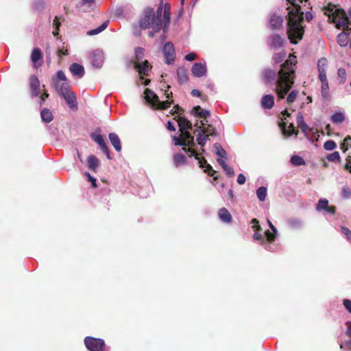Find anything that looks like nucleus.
<instances>
[{
    "mask_svg": "<svg viewBox=\"0 0 351 351\" xmlns=\"http://www.w3.org/2000/svg\"><path fill=\"white\" fill-rule=\"evenodd\" d=\"M162 10V3L156 12L152 8H146L143 11V16L139 21L141 28L145 29L152 27L155 32H158L163 29L165 32L170 22V5L167 3L165 5L163 14Z\"/></svg>",
    "mask_w": 351,
    "mask_h": 351,
    "instance_id": "f257e3e1",
    "label": "nucleus"
},
{
    "mask_svg": "<svg viewBox=\"0 0 351 351\" xmlns=\"http://www.w3.org/2000/svg\"><path fill=\"white\" fill-rule=\"evenodd\" d=\"M308 0H287L289 4L293 6L289 10L287 14V33L290 42L297 44L303 38L304 29V12L301 11L300 3L302 1L307 2Z\"/></svg>",
    "mask_w": 351,
    "mask_h": 351,
    "instance_id": "f03ea898",
    "label": "nucleus"
},
{
    "mask_svg": "<svg viewBox=\"0 0 351 351\" xmlns=\"http://www.w3.org/2000/svg\"><path fill=\"white\" fill-rule=\"evenodd\" d=\"M295 58V56L290 55L289 58L281 64L278 72L275 92L278 100L285 97L294 84L296 64Z\"/></svg>",
    "mask_w": 351,
    "mask_h": 351,
    "instance_id": "7ed1b4c3",
    "label": "nucleus"
},
{
    "mask_svg": "<svg viewBox=\"0 0 351 351\" xmlns=\"http://www.w3.org/2000/svg\"><path fill=\"white\" fill-rule=\"evenodd\" d=\"M332 12V20L336 23V27L338 29L343 28V30H347L348 32L351 33V21L348 17L346 12L343 9H335L333 12V8L328 10Z\"/></svg>",
    "mask_w": 351,
    "mask_h": 351,
    "instance_id": "20e7f679",
    "label": "nucleus"
},
{
    "mask_svg": "<svg viewBox=\"0 0 351 351\" xmlns=\"http://www.w3.org/2000/svg\"><path fill=\"white\" fill-rule=\"evenodd\" d=\"M173 141L177 146L195 147L194 137L189 131L180 133L178 136H173Z\"/></svg>",
    "mask_w": 351,
    "mask_h": 351,
    "instance_id": "39448f33",
    "label": "nucleus"
},
{
    "mask_svg": "<svg viewBox=\"0 0 351 351\" xmlns=\"http://www.w3.org/2000/svg\"><path fill=\"white\" fill-rule=\"evenodd\" d=\"M84 344L89 351H104L106 346L103 339L92 337H85Z\"/></svg>",
    "mask_w": 351,
    "mask_h": 351,
    "instance_id": "423d86ee",
    "label": "nucleus"
},
{
    "mask_svg": "<svg viewBox=\"0 0 351 351\" xmlns=\"http://www.w3.org/2000/svg\"><path fill=\"white\" fill-rule=\"evenodd\" d=\"M286 43V39L283 35L271 34L267 38V45L271 49L278 50L283 47Z\"/></svg>",
    "mask_w": 351,
    "mask_h": 351,
    "instance_id": "0eeeda50",
    "label": "nucleus"
},
{
    "mask_svg": "<svg viewBox=\"0 0 351 351\" xmlns=\"http://www.w3.org/2000/svg\"><path fill=\"white\" fill-rule=\"evenodd\" d=\"M90 137L96 143L98 144L100 149L106 155L107 158L108 159H111L109 149L106 145L103 136L99 134L93 132L90 134Z\"/></svg>",
    "mask_w": 351,
    "mask_h": 351,
    "instance_id": "6e6552de",
    "label": "nucleus"
},
{
    "mask_svg": "<svg viewBox=\"0 0 351 351\" xmlns=\"http://www.w3.org/2000/svg\"><path fill=\"white\" fill-rule=\"evenodd\" d=\"M163 53L165 58V62L168 64H172L175 60V49L173 45L171 42L165 44L163 47Z\"/></svg>",
    "mask_w": 351,
    "mask_h": 351,
    "instance_id": "1a4fd4ad",
    "label": "nucleus"
},
{
    "mask_svg": "<svg viewBox=\"0 0 351 351\" xmlns=\"http://www.w3.org/2000/svg\"><path fill=\"white\" fill-rule=\"evenodd\" d=\"M29 87L31 95L33 97H36L39 95L40 91V84L38 77L32 75L29 77Z\"/></svg>",
    "mask_w": 351,
    "mask_h": 351,
    "instance_id": "9d476101",
    "label": "nucleus"
},
{
    "mask_svg": "<svg viewBox=\"0 0 351 351\" xmlns=\"http://www.w3.org/2000/svg\"><path fill=\"white\" fill-rule=\"evenodd\" d=\"M192 74L197 77L204 76L206 73V66L205 63H195L191 68Z\"/></svg>",
    "mask_w": 351,
    "mask_h": 351,
    "instance_id": "9b49d317",
    "label": "nucleus"
},
{
    "mask_svg": "<svg viewBox=\"0 0 351 351\" xmlns=\"http://www.w3.org/2000/svg\"><path fill=\"white\" fill-rule=\"evenodd\" d=\"M317 210H326L327 213L330 214H335L336 211V208L334 206H329L328 201L326 199H321L319 200L318 204L316 207Z\"/></svg>",
    "mask_w": 351,
    "mask_h": 351,
    "instance_id": "f8f14e48",
    "label": "nucleus"
},
{
    "mask_svg": "<svg viewBox=\"0 0 351 351\" xmlns=\"http://www.w3.org/2000/svg\"><path fill=\"white\" fill-rule=\"evenodd\" d=\"M180 133L187 132L192 129V123L185 117L179 116L177 119Z\"/></svg>",
    "mask_w": 351,
    "mask_h": 351,
    "instance_id": "ddd939ff",
    "label": "nucleus"
},
{
    "mask_svg": "<svg viewBox=\"0 0 351 351\" xmlns=\"http://www.w3.org/2000/svg\"><path fill=\"white\" fill-rule=\"evenodd\" d=\"M279 126L281 128L282 133L287 136H291L293 134L298 136V130H295L293 123H290L289 125V129L287 130V123L284 121H282L279 123Z\"/></svg>",
    "mask_w": 351,
    "mask_h": 351,
    "instance_id": "4468645a",
    "label": "nucleus"
},
{
    "mask_svg": "<svg viewBox=\"0 0 351 351\" xmlns=\"http://www.w3.org/2000/svg\"><path fill=\"white\" fill-rule=\"evenodd\" d=\"M71 73L79 78L82 77L84 75L85 71L83 66L77 63H73L69 66Z\"/></svg>",
    "mask_w": 351,
    "mask_h": 351,
    "instance_id": "2eb2a0df",
    "label": "nucleus"
},
{
    "mask_svg": "<svg viewBox=\"0 0 351 351\" xmlns=\"http://www.w3.org/2000/svg\"><path fill=\"white\" fill-rule=\"evenodd\" d=\"M262 76L263 80L266 84H271L274 82L276 77V73L274 70L271 69H267L263 71Z\"/></svg>",
    "mask_w": 351,
    "mask_h": 351,
    "instance_id": "dca6fc26",
    "label": "nucleus"
},
{
    "mask_svg": "<svg viewBox=\"0 0 351 351\" xmlns=\"http://www.w3.org/2000/svg\"><path fill=\"white\" fill-rule=\"evenodd\" d=\"M62 97L65 99L66 104L71 109H73L74 110H77V97L74 92H71Z\"/></svg>",
    "mask_w": 351,
    "mask_h": 351,
    "instance_id": "f3484780",
    "label": "nucleus"
},
{
    "mask_svg": "<svg viewBox=\"0 0 351 351\" xmlns=\"http://www.w3.org/2000/svg\"><path fill=\"white\" fill-rule=\"evenodd\" d=\"M134 68L138 71L140 75H147L151 69V66L147 60H145L143 64L138 62H135Z\"/></svg>",
    "mask_w": 351,
    "mask_h": 351,
    "instance_id": "a211bd4d",
    "label": "nucleus"
},
{
    "mask_svg": "<svg viewBox=\"0 0 351 351\" xmlns=\"http://www.w3.org/2000/svg\"><path fill=\"white\" fill-rule=\"evenodd\" d=\"M283 19L280 16L273 14L269 20V25L272 29H279L282 27Z\"/></svg>",
    "mask_w": 351,
    "mask_h": 351,
    "instance_id": "6ab92c4d",
    "label": "nucleus"
},
{
    "mask_svg": "<svg viewBox=\"0 0 351 351\" xmlns=\"http://www.w3.org/2000/svg\"><path fill=\"white\" fill-rule=\"evenodd\" d=\"M200 124L201 125H198V123H196L195 125L197 126L199 129H201V133L207 136L208 137L210 136L217 135L216 130L212 125H208L207 128H203L202 126L205 125L204 122L201 121Z\"/></svg>",
    "mask_w": 351,
    "mask_h": 351,
    "instance_id": "aec40b11",
    "label": "nucleus"
},
{
    "mask_svg": "<svg viewBox=\"0 0 351 351\" xmlns=\"http://www.w3.org/2000/svg\"><path fill=\"white\" fill-rule=\"evenodd\" d=\"M146 101L152 105V108L156 106V102L158 101V97L152 90L149 88H146L144 92Z\"/></svg>",
    "mask_w": 351,
    "mask_h": 351,
    "instance_id": "412c9836",
    "label": "nucleus"
},
{
    "mask_svg": "<svg viewBox=\"0 0 351 351\" xmlns=\"http://www.w3.org/2000/svg\"><path fill=\"white\" fill-rule=\"evenodd\" d=\"M261 106L265 109H271L274 106V97L268 94L264 95L261 99Z\"/></svg>",
    "mask_w": 351,
    "mask_h": 351,
    "instance_id": "4be33fe9",
    "label": "nucleus"
},
{
    "mask_svg": "<svg viewBox=\"0 0 351 351\" xmlns=\"http://www.w3.org/2000/svg\"><path fill=\"white\" fill-rule=\"evenodd\" d=\"M110 143L115 150L119 152L121 150V143L119 137L115 133H110L108 135Z\"/></svg>",
    "mask_w": 351,
    "mask_h": 351,
    "instance_id": "5701e85b",
    "label": "nucleus"
},
{
    "mask_svg": "<svg viewBox=\"0 0 351 351\" xmlns=\"http://www.w3.org/2000/svg\"><path fill=\"white\" fill-rule=\"evenodd\" d=\"M177 78L180 84H183L188 82L189 77L187 71L184 67H179L177 69Z\"/></svg>",
    "mask_w": 351,
    "mask_h": 351,
    "instance_id": "b1692460",
    "label": "nucleus"
},
{
    "mask_svg": "<svg viewBox=\"0 0 351 351\" xmlns=\"http://www.w3.org/2000/svg\"><path fill=\"white\" fill-rule=\"evenodd\" d=\"M218 215L221 221L223 222L230 223L232 221V215L225 208L219 210Z\"/></svg>",
    "mask_w": 351,
    "mask_h": 351,
    "instance_id": "393cba45",
    "label": "nucleus"
},
{
    "mask_svg": "<svg viewBox=\"0 0 351 351\" xmlns=\"http://www.w3.org/2000/svg\"><path fill=\"white\" fill-rule=\"evenodd\" d=\"M350 32L347 30H343V32L340 33L337 36V43L341 47L347 46L349 41Z\"/></svg>",
    "mask_w": 351,
    "mask_h": 351,
    "instance_id": "a878e982",
    "label": "nucleus"
},
{
    "mask_svg": "<svg viewBox=\"0 0 351 351\" xmlns=\"http://www.w3.org/2000/svg\"><path fill=\"white\" fill-rule=\"evenodd\" d=\"M192 112L195 116L199 118L206 119L210 114L208 110L202 108L199 106H196L193 107Z\"/></svg>",
    "mask_w": 351,
    "mask_h": 351,
    "instance_id": "bb28decb",
    "label": "nucleus"
},
{
    "mask_svg": "<svg viewBox=\"0 0 351 351\" xmlns=\"http://www.w3.org/2000/svg\"><path fill=\"white\" fill-rule=\"evenodd\" d=\"M52 80L56 89H58L59 87L60 80L63 81V82H67V78L62 70L57 71L56 77H53Z\"/></svg>",
    "mask_w": 351,
    "mask_h": 351,
    "instance_id": "cd10ccee",
    "label": "nucleus"
},
{
    "mask_svg": "<svg viewBox=\"0 0 351 351\" xmlns=\"http://www.w3.org/2000/svg\"><path fill=\"white\" fill-rule=\"evenodd\" d=\"M296 122L298 124V127L301 129L302 132L305 134V136H307L306 130H308V127L306 124L304 120V117L301 112H298L296 117Z\"/></svg>",
    "mask_w": 351,
    "mask_h": 351,
    "instance_id": "c85d7f7f",
    "label": "nucleus"
},
{
    "mask_svg": "<svg viewBox=\"0 0 351 351\" xmlns=\"http://www.w3.org/2000/svg\"><path fill=\"white\" fill-rule=\"evenodd\" d=\"M99 165V160L95 156L90 155L88 157L87 165H88V167L90 170L95 171L96 169L98 167Z\"/></svg>",
    "mask_w": 351,
    "mask_h": 351,
    "instance_id": "c756f323",
    "label": "nucleus"
},
{
    "mask_svg": "<svg viewBox=\"0 0 351 351\" xmlns=\"http://www.w3.org/2000/svg\"><path fill=\"white\" fill-rule=\"evenodd\" d=\"M40 116L42 120L47 123H50L53 119V114L48 108H44L40 112Z\"/></svg>",
    "mask_w": 351,
    "mask_h": 351,
    "instance_id": "7c9ffc66",
    "label": "nucleus"
},
{
    "mask_svg": "<svg viewBox=\"0 0 351 351\" xmlns=\"http://www.w3.org/2000/svg\"><path fill=\"white\" fill-rule=\"evenodd\" d=\"M57 90L59 91L62 97L73 92L68 82H63L61 85L59 84V87Z\"/></svg>",
    "mask_w": 351,
    "mask_h": 351,
    "instance_id": "2f4dec72",
    "label": "nucleus"
},
{
    "mask_svg": "<svg viewBox=\"0 0 351 351\" xmlns=\"http://www.w3.org/2000/svg\"><path fill=\"white\" fill-rule=\"evenodd\" d=\"M57 90L59 91L62 97L73 92L68 82H63L61 85L59 84V87Z\"/></svg>",
    "mask_w": 351,
    "mask_h": 351,
    "instance_id": "473e14b6",
    "label": "nucleus"
},
{
    "mask_svg": "<svg viewBox=\"0 0 351 351\" xmlns=\"http://www.w3.org/2000/svg\"><path fill=\"white\" fill-rule=\"evenodd\" d=\"M109 24V21L107 20L104 21L99 27H98L96 29H91L87 32V34L88 36H94L99 34L100 32H103L104 29H106Z\"/></svg>",
    "mask_w": 351,
    "mask_h": 351,
    "instance_id": "72a5a7b5",
    "label": "nucleus"
},
{
    "mask_svg": "<svg viewBox=\"0 0 351 351\" xmlns=\"http://www.w3.org/2000/svg\"><path fill=\"white\" fill-rule=\"evenodd\" d=\"M173 162L176 167H179L186 162V158L182 154H176L173 156Z\"/></svg>",
    "mask_w": 351,
    "mask_h": 351,
    "instance_id": "f704fd0d",
    "label": "nucleus"
},
{
    "mask_svg": "<svg viewBox=\"0 0 351 351\" xmlns=\"http://www.w3.org/2000/svg\"><path fill=\"white\" fill-rule=\"evenodd\" d=\"M173 103V100L171 101H160L158 99V101L156 102V106L153 107L154 109L156 110H166L168 108L170 107L171 104Z\"/></svg>",
    "mask_w": 351,
    "mask_h": 351,
    "instance_id": "c9c22d12",
    "label": "nucleus"
},
{
    "mask_svg": "<svg viewBox=\"0 0 351 351\" xmlns=\"http://www.w3.org/2000/svg\"><path fill=\"white\" fill-rule=\"evenodd\" d=\"M330 120L335 124L341 123L345 120V116L342 112H335L331 116Z\"/></svg>",
    "mask_w": 351,
    "mask_h": 351,
    "instance_id": "e433bc0d",
    "label": "nucleus"
},
{
    "mask_svg": "<svg viewBox=\"0 0 351 351\" xmlns=\"http://www.w3.org/2000/svg\"><path fill=\"white\" fill-rule=\"evenodd\" d=\"M43 58L41 50L38 48L33 49L31 55V60L34 63Z\"/></svg>",
    "mask_w": 351,
    "mask_h": 351,
    "instance_id": "4c0bfd02",
    "label": "nucleus"
},
{
    "mask_svg": "<svg viewBox=\"0 0 351 351\" xmlns=\"http://www.w3.org/2000/svg\"><path fill=\"white\" fill-rule=\"evenodd\" d=\"M285 57L286 53L285 51H280L273 55L272 60L275 64H279L284 60Z\"/></svg>",
    "mask_w": 351,
    "mask_h": 351,
    "instance_id": "58836bf2",
    "label": "nucleus"
},
{
    "mask_svg": "<svg viewBox=\"0 0 351 351\" xmlns=\"http://www.w3.org/2000/svg\"><path fill=\"white\" fill-rule=\"evenodd\" d=\"M291 162L295 166L305 165L304 158L298 155H294L291 158Z\"/></svg>",
    "mask_w": 351,
    "mask_h": 351,
    "instance_id": "ea45409f",
    "label": "nucleus"
},
{
    "mask_svg": "<svg viewBox=\"0 0 351 351\" xmlns=\"http://www.w3.org/2000/svg\"><path fill=\"white\" fill-rule=\"evenodd\" d=\"M256 195L260 201H265L267 196V189L264 186L259 187L256 191Z\"/></svg>",
    "mask_w": 351,
    "mask_h": 351,
    "instance_id": "a19ab883",
    "label": "nucleus"
},
{
    "mask_svg": "<svg viewBox=\"0 0 351 351\" xmlns=\"http://www.w3.org/2000/svg\"><path fill=\"white\" fill-rule=\"evenodd\" d=\"M214 148L215 149V154L221 158L226 157V152L221 147L219 143H215Z\"/></svg>",
    "mask_w": 351,
    "mask_h": 351,
    "instance_id": "79ce46f5",
    "label": "nucleus"
},
{
    "mask_svg": "<svg viewBox=\"0 0 351 351\" xmlns=\"http://www.w3.org/2000/svg\"><path fill=\"white\" fill-rule=\"evenodd\" d=\"M328 89H329L328 82L322 83V95L323 98L326 100L329 99V98H330Z\"/></svg>",
    "mask_w": 351,
    "mask_h": 351,
    "instance_id": "37998d69",
    "label": "nucleus"
},
{
    "mask_svg": "<svg viewBox=\"0 0 351 351\" xmlns=\"http://www.w3.org/2000/svg\"><path fill=\"white\" fill-rule=\"evenodd\" d=\"M298 95V90H293L291 91L288 94V96L287 97V102L289 104L293 103L295 101Z\"/></svg>",
    "mask_w": 351,
    "mask_h": 351,
    "instance_id": "c03bdc74",
    "label": "nucleus"
},
{
    "mask_svg": "<svg viewBox=\"0 0 351 351\" xmlns=\"http://www.w3.org/2000/svg\"><path fill=\"white\" fill-rule=\"evenodd\" d=\"M328 64V60L325 58H320L317 62V69L319 71H326Z\"/></svg>",
    "mask_w": 351,
    "mask_h": 351,
    "instance_id": "a18cd8bd",
    "label": "nucleus"
},
{
    "mask_svg": "<svg viewBox=\"0 0 351 351\" xmlns=\"http://www.w3.org/2000/svg\"><path fill=\"white\" fill-rule=\"evenodd\" d=\"M194 147L182 146V150L186 153H190V157L194 156L195 159L199 158V154L193 149Z\"/></svg>",
    "mask_w": 351,
    "mask_h": 351,
    "instance_id": "49530a36",
    "label": "nucleus"
},
{
    "mask_svg": "<svg viewBox=\"0 0 351 351\" xmlns=\"http://www.w3.org/2000/svg\"><path fill=\"white\" fill-rule=\"evenodd\" d=\"M208 136L203 134L202 133H199L197 136V143L202 147H203L206 143V141H207L208 139Z\"/></svg>",
    "mask_w": 351,
    "mask_h": 351,
    "instance_id": "de8ad7c7",
    "label": "nucleus"
},
{
    "mask_svg": "<svg viewBox=\"0 0 351 351\" xmlns=\"http://www.w3.org/2000/svg\"><path fill=\"white\" fill-rule=\"evenodd\" d=\"M327 159L330 162H336L340 161V155L338 152H334L332 154H330L327 156Z\"/></svg>",
    "mask_w": 351,
    "mask_h": 351,
    "instance_id": "09e8293b",
    "label": "nucleus"
},
{
    "mask_svg": "<svg viewBox=\"0 0 351 351\" xmlns=\"http://www.w3.org/2000/svg\"><path fill=\"white\" fill-rule=\"evenodd\" d=\"M336 146H337V145H336L335 142L332 140L327 141L324 144V148L326 150H330V151L333 150L334 149H335Z\"/></svg>",
    "mask_w": 351,
    "mask_h": 351,
    "instance_id": "8fccbe9b",
    "label": "nucleus"
},
{
    "mask_svg": "<svg viewBox=\"0 0 351 351\" xmlns=\"http://www.w3.org/2000/svg\"><path fill=\"white\" fill-rule=\"evenodd\" d=\"M144 49L142 47H136L135 49V57L137 61H140L143 58Z\"/></svg>",
    "mask_w": 351,
    "mask_h": 351,
    "instance_id": "3c124183",
    "label": "nucleus"
},
{
    "mask_svg": "<svg viewBox=\"0 0 351 351\" xmlns=\"http://www.w3.org/2000/svg\"><path fill=\"white\" fill-rule=\"evenodd\" d=\"M265 234L267 237V241L269 243H271L275 241L276 233H274V232H270L269 230H267L265 231Z\"/></svg>",
    "mask_w": 351,
    "mask_h": 351,
    "instance_id": "603ef678",
    "label": "nucleus"
},
{
    "mask_svg": "<svg viewBox=\"0 0 351 351\" xmlns=\"http://www.w3.org/2000/svg\"><path fill=\"white\" fill-rule=\"evenodd\" d=\"M191 95L193 97H200L202 101H206L208 99V97L206 95H202L201 92L197 89H193L191 91Z\"/></svg>",
    "mask_w": 351,
    "mask_h": 351,
    "instance_id": "864d4df0",
    "label": "nucleus"
},
{
    "mask_svg": "<svg viewBox=\"0 0 351 351\" xmlns=\"http://www.w3.org/2000/svg\"><path fill=\"white\" fill-rule=\"evenodd\" d=\"M204 171L209 176H214L216 173V171L213 169L212 166L209 164H206Z\"/></svg>",
    "mask_w": 351,
    "mask_h": 351,
    "instance_id": "5fc2aeb1",
    "label": "nucleus"
},
{
    "mask_svg": "<svg viewBox=\"0 0 351 351\" xmlns=\"http://www.w3.org/2000/svg\"><path fill=\"white\" fill-rule=\"evenodd\" d=\"M342 196L344 198H349L351 195V190L348 186H344L341 191Z\"/></svg>",
    "mask_w": 351,
    "mask_h": 351,
    "instance_id": "6e6d98bb",
    "label": "nucleus"
},
{
    "mask_svg": "<svg viewBox=\"0 0 351 351\" xmlns=\"http://www.w3.org/2000/svg\"><path fill=\"white\" fill-rule=\"evenodd\" d=\"M84 174L87 177L88 181L91 182L93 187L96 188L97 186L96 179L91 176L88 172H86Z\"/></svg>",
    "mask_w": 351,
    "mask_h": 351,
    "instance_id": "4d7b16f0",
    "label": "nucleus"
},
{
    "mask_svg": "<svg viewBox=\"0 0 351 351\" xmlns=\"http://www.w3.org/2000/svg\"><path fill=\"white\" fill-rule=\"evenodd\" d=\"M253 238L254 240L259 241L262 243H265V239H264L263 236L262 235V234L260 233L259 232H254V234L253 235Z\"/></svg>",
    "mask_w": 351,
    "mask_h": 351,
    "instance_id": "13d9d810",
    "label": "nucleus"
},
{
    "mask_svg": "<svg viewBox=\"0 0 351 351\" xmlns=\"http://www.w3.org/2000/svg\"><path fill=\"white\" fill-rule=\"evenodd\" d=\"M319 78L320 81L322 82V83H327L328 80H327V77H326V71H319Z\"/></svg>",
    "mask_w": 351,
    "mask_h": 351,
    "instance_id": "bf43d9fd",
    "label": "nucleus"
},
{
    "mask_svg": "<svg viewBox=\"0 0 351 351\" xmlns=\"http://www.w3.org/2000/svg\"><path fill=\"white\" fill-rule=\"evenodd\" d=\"M341 232L347 239H351V231L348 228L341 227Z\"/></svg>",
    "mask_w": 351,
    "mask_h": 351,
    "instance_id": "052dcab7",
    "label": "nucleus"
},
{
    "mask_svg": "<svg viewBox=\"0 0 351 351\" xmlns=\"http://www.w3.org/2000/svg\"><path fill=\"white\" fill-rule=\"evenodd\" d=\"M344 169L349 171V172L351 173V156H348L347 157Z\"/></svg>",
    "mask_w": 351,
    "mask_h": 351,
    "instance_id": "680f3d73",
    "label": "nucleus"
},
{
    "mask_svg": "<svg viewBox=\"0 0 351 351\" xmlns=\"http://www.w3.org/2000/svg\"><path fill=\"white\" fill-rule=\"evenodd\" d=\"M45 7V3L43 1H38L35 3V8L37 10H42Z\"/></svg>",
    "mask_w": 351,
    "mask_h": 351,
    "instance_id": "e2e57ef3",
    "label": "nucleus"
},
{
    "mask_svg": "<svg viewBox=\"0 0 351 351\" xmlns=\"http://www.w3.org/2000/svg\"><path fill=\"white\" fill-rule=\"evenodd\" d=\"M197 57L195 53H189L185 56L184 59L187 61H193Z\"/></svg>",
    "mask_w": 351,
    "mask_h": 351,
    "instance_id": "0e129e2a",
    "label": "nucleus"
},
{
    "mask_svg": "<svg viewBox=\"0 0 351 351\" xmlns=\"http://www.w3.org/2000/svg\"><path fill=\"white\" fill-rule=\"evenodd\" d=\"M68 53V49L64 47L58 49L57 51V55L59 58H62V56H66Z\"/></svg>",
    "mask_w": 351,
    "mask_h": 351,
    "instance_id": "69168bd1",
    "label": "nucleus"
},
{
    "mask_svg": "<svg viewBox=\"0 0 351 351\" xmlns=\"http://www.w3.org/2000/svg\"><path fill=\"white\" fill-rule=\"evenodd\" d=\"M237 183L239 184H245V181H246V178H245V176L243 174V173H240L238 175V177H237Z\"/></svg>",
    "mask_w": 351,
    "mask_h": 351,
    "instance_id": "338daca9",
    "label": "nucleus"
},
{
    "mask_svg": "<svg viewBox=\"0 0 351 351\" xmlns=\"http://www.w3.org/2000/svg\"><path fill=\"white\" fill-rule=\"evenodd\" d=\"M345 308L351 313V300L345 299L343 302Z\"/></svg>",
    "mask_w": 351,
    "mask_h": 351,
    "instance_id": "774afa93",
    "label": "nucleus"
}]
</instances>
